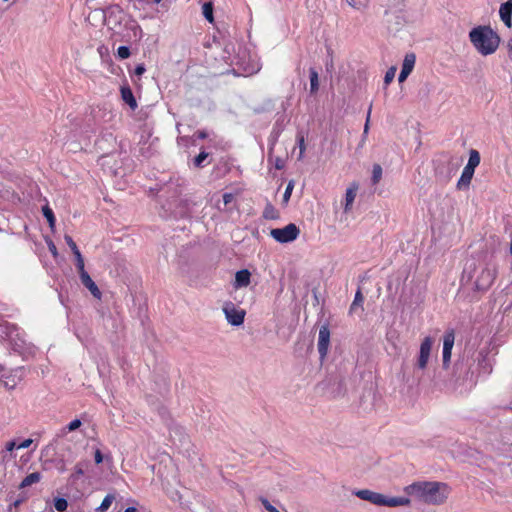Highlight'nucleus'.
Returning a JSON list of instances; mask_svg holds the SVG:
<instances>
[{
	"label": "nucleus",
	"mask_w": 512,
	"mask_h": 512,
	"mask_svg": "<svg viewBox=\"0 0 512 512\" xmlns=\"http://www.w3.org/2000/svg\"><path fill=\"white\" fill-rule=\"evenodd\" d=\"M498 265L493 258L476 263L467 262L462 275V282H471L477 291H487L496 279Z\"/></svg>",
	"instance_id": "1"
},
{
	"label": "nucleus",
	"mask_w": 512,
	"mask_h": 512,
	"mask_svg": "<svg viewBox=\"0 0 512 512\" xmlns=\"http://www.w3.org/2000/svg\"><path fill=\"white\" fill-rule=\"evenodd\" d=\"M162 191L168 195L163 208L169 213V216L174 218H189L192 216V209L196 203L187 197L180 198L183 188L178 180L167 183Z\"/></svg>",
	"instance_id": "2"
},
{
	"label": "nucleus",
	"mask_w": 512,
	"mask_h": 512,
	"mask_svg": "<svg viewBox=\"0 0 512 512\" xmlns=\"http://www.w3.org/2000/svg\"><path fill=\"white\" fill-rule=\"evenodd\" d=\"M405 492L429 505L443 504L448 497L447 485L440 482H415L407 486Z\"/></svg>",
	"instance_id": "3"
},
{
	"label": "nucleus",
	"mask_w": 512,
	"mask_h": 512,
	"mask_svg": "<svg viewBox=\"0 0 512 512\" xmlns=\"http://www.w3.org/2000/svg\"><path fill=\"white\" fill-rule=\"evenodd\" d=\"M474 48L483 56L493 54L500 43V37L490 26H477L469 32Z\"/></svg>",
	"instance_id": "4"
},
{
	"label": "nucleus",
	"mask_w": 512,
	"mask_h": 512,
	"mask_svg": "<svg viewBox=\"0 0 512 512\" xmlns=\"http://www.w3.org/2000/svg\"><path fill=\"white\" fill-rule=\"evenodd\" d=\"M300 234L299 228L290 223L283 228H275L270 231V236L279 243H289L297 239Z\"/></svg>",
	"instance_id": "5"
},
{
	"label": "nucleus",
	"mask_w": 512,
	"mask_h": 512,
	"mask_svg": "<svg viewBox=\"0 0 512 512\" xmlns=\"http://www.w3.org/2000/svg\"><path fill=\"white\" fill-rule=\"evenodd\" d=\"M223 312L225 314L226 320L232 326H240L244 322L245 311L242 309H237L231 301L226 302L223 306Z\"/></svg>",
	"instance_id": "6"
},
{
	"label": "nucleus",
	"mask_w": 512,
	"mask_h": 512,
	"mask_svg": "<svg viewBox=\"0 0 512 512\" xmlns=\"http://www.w3.org/2000/svg\"><path fill=\"white\" fill-rule=\"evenodd\" d=\"M123 18L124 11L117 4L110 5L104 10V21L111 28L121 25Z\"/></svg>",
	"instance_id": "7"
},
{
	"label": "nucleus",
	"mask_w": 512,
	"mask_h": 512,
	"mask_svg": "<svg viewBox=\"0 0 512 512\" xmlns=\"http://www.w3.org/2000/svg\"><path fill=\"white\" fill-rule=\"evenodd\" d=\"M433 345V339L430 336L425 337L421 344H420V350L419 355L417 357L416 361V367L420 370L426 369L428 365V361L431 354V349Z\"/></svg>",
	"instance_id": "8"
},
{
	"label": "nucleus",
	"mask_w": 512,
	"mask_h": 512,
	"mask_svg": "<svg viewBox=\"0 0 512 512\" xmlns=\"http://www.w3.org/2000/svg\"><path fill=\"white\" fill-rule=\"evenodd\" d=\"M330 344V330L327 324H324L319 329L318 335V352L321 359H324L328 353Z\"/></svg>",
	"instance_id": "9"
},
{
	"label": "nucleus",
	"mask_w": 512,
	"mask_h": 512,
	"mask_svg": "<svg viewBox=\"0 0 512 512\" xmlns=\"http://www.w3.org/2000/svg\"><path fill=\"white\" fill-rule=\"evenodd\" d=\"M353 494L355 496H357L358 498H360L361 500L368 501V502H370L374 505H378V506H380L382 496H383V494L374 492L369 489L356 490L353 492Z\"/></svg>",
	"instance_id": "10"
},
{
	"label": "nucleus",
	"mask_w": 512,
	"mask_h": 512,
	"mask_svg": "<svg viewBox=\"0 0 512 512\" xmlns=\"http://www.w3.org/2000/svg\"><path fill=\"white\" fill-rule=\"evenodd\" d=\"M478 368L481 373L491 374L493 370L494 360L489 358L488 352L481 350L477 357Z\"/></svg>",
	"instance_id": "11"
},
{
	"label": "nucleus",
	"mask_w": 512,
	"mask_h": 512,
	"mask_svg": "<svg viewBox=\"0 0 512 512\" xmlns=\"http://www.w3.org/2000/svg\"><path fill=\"white\" fill-rule=\"evenodd\" d=\"M79 277L83 286H85L95 298L101 299L102 293L88 272L83 271L79 274Z\"/></svg>",
	"instance_id": "12"
},
{
	"label": "nucleus",
	"mask_w": 512,
	"mask_h": 512,
	"mask_svg": "<svg viewBox=\"0 0 512 512\" xmlns=\"http://www.w3.org/2000/svg\"><path fill=\"white\" fill-rule=\"evenodd\" d=\"M444 164L442 161H438L437 166L435 167V174L437 177H439L442 181H448L451 179V177L454 175L456 168L451 164V161H446L447 167L446 170H444L441 165Z\"/></svg>",
	"instance_id": "13"
},
{
	"label": "nucleus",
	"mask_w": 512,
	"mask_h": 512,
	"mask_svg": "<svg viewBox=\"0 0 512 512\" xmlns=\"http://www.w3.org/2000/svg\"><path fill=\"white\" fill-rule=\"evenodd\" d=\"M499 15L503 23L510 28L512 25V0L501 4Z\"/></svg>",
	"instance_id": "14"
},
{
	"label": "nucleus",
	"mask_w": 512,
	"mask_h": 512,
	"mask_svg": "<svg viewBox=\"0 0 512 512\" xmlns=\"http://www.w3.org/2000/svg\"><path fill=\"white\" fill-rule=\"evenodd\" d=\"M251 273L248 269H242L236 272L234 287L236 289L247 287L250 284Z\"/></svg>",
	"instance_id": "15"
},
{
	"label": "nucleus",
	"mask_w": 512,
	"mask_h": 512,
	"mask_svg": "<svg viewBox=\"0 0 512 512\" xmlns=\"http://www.w3.org/2000/svg\"><path fill=\"white\" fill-rule=\"evenodd\" d=\"M409 504L410 500L406 497H387L383 495L380 506L398 507L407 506Z\"/></svg>",
	"instance_id": "16"
},
{
	"label": "nucleus",
	"mask_w": 512,
	"mask_h": 512,
	"mask_svg": "<svg viewBox=\"0 0 512 512\" xmlns=\"http://www.w3.org/2000/svg\"><path fill=\"white\" fill-rule=\"evenodd\" d=\"M474 171H475L474 169H471V168L469 169V167H467V166L464 167L461 177L457 183V188L459 190L469 187L471 180L473 178V175H474Z\"/></svg>",
	"instance_id": "17"
},
{
	"label": "nucleus",
	"mask_w": 512,
	"mask_h": 512,
	"mask_svg": "<svg viewBox=\"0 0 512 512\" xmlns=\"http://www.w3.org/2000/svg\"><path fill=\"white\" fill-rule=\"evenodd\" d=\"M122 100L127 103L131 109L137 108V101L133 95V92L129 86H122L120 89Z\"/></svg>",
	"instance_id": "18"
},
{
	"label": "nucleus",
	"mask_w": 512,
	"mask_h": 512,
	"mask_svg": "<svg viewBox=\"0 0 512 512\" xmlns=\"http://www.w3.org/2000/svg\"><path fill=\"white\" fill-rule=\"evenodd\" d=\"M358 190L357 184H352L349 188L346 190L345 194V205H344V211L349 212L351 210L352 204L355 200L356 193Z\"/></svg>",
	"instance_id": "19"
},
{
	"label": "nucleus",
	"mask_w": 512,
	"mask_h": 512,
	"mask_svg": "<svg viewBox=\"0 0 512 512\" xmlns=\"http://www.w3.org/2000/svg\"><path fill=\"white\" fill-rule=\"evenodd\" d=\"M40 480L41 474L39 472L30 473L21 481L19 489H24L32 484L38 483Z\"/></svg>",
	"instance_id": "20"
},
{
	"label": "nucleus",
	"mask_w": 512,
	"mask_h": 512,
	"mask_svg": "<svg viewBox=\"0 0 512 512\" xmlns=\"http://www.w3.org/2000/svg\"><path fill=\"white\" fill-rule=\"evenodd\" d=\"M416 56L414 53H408L405 55L402 70L410 74L415 66Z\"/></svg>",
	"instance_id": "21"
},
{
	"label": "nucleus",
	"mask_w": 512,
	"mask_h": 512,
	"mask_svg": "<svg viewBox=\"0 0 512 512\" xmlns=\"http://www.w3.org/2000/svg\"><path fill=\"white\" fill-rule=\"evenodd\" d=\"M310 78V94H315L319 89V76L318 72L314 68L309 69Z\"/></svg>",
	"instance_id": "22"
},
{
	"label": "nucleus",
	"mask_w": 512,
	"mask_h": 512,
	"mask_svg": "<svg viewBox=\"0 0 512 512\" xmlns=\"http://www.w3.org/2000/svg\"><path fill=\"white\" fill-rule=\"evenodd\" d=\"M455 342V332L453 329H449L443 336V349L452 350Z\"/></svg>",
	"instance_id": "23"
},
{
	"label": "nucleus",
	"mask_w": 512,
	"mask_h": 512,
	"mask_svg": "<svg viewBox=\"0 0 512 512\" xmlns=\"http://www.w3.org/2000/svg\"><path fill=\"white\" fill-rule=\"evenodd\" d=\"M202 14L208 22H210V23L214 22L212 2H205L202 5Z\"/></svg>",
	"instance_id": "24"
},
{
	"label": "nucleus",
	"mask_w": 512,
	"mask_h": 512,
	"mask_svg": "<svg viewBox=\"0 0 512 512\" xmlns=\"http://www.w3.org/2000/svg\"><path fill=\"white\" fill-rule=\"evenodd\" d=\"M480 163V154L477 150L472 149L470 151L468 163L466 164L469 169H474L479 165Z\"/></svg>",
	"instance_id": "25"
},
{
	"label": "nucleus",
	"mask_w": 512,
	"mask_h": 512,
	"mask_svg": "<svg viewBox=\"0 0 512 512\" xmlns=\"http://www.w3.org/2000/svg\"><path fill=\"white\" fill-rule=\"evenodd\" d=\"M363 302H364V296L362 294L361 288H358L355 293L354 300L350 306V310H349L350 313H353L357 307H362Z\"/></svg>",
	"instance_id": "26"
},
{
	"label": "nucleus",
	"mask_w": 512,
	"mask_h": 512,
	"mask_svg": "<svg viewBox=\"0 0 512 512\" xmlns=\"http://www.w3.org/2000/svg\"><path fill=\"white\" fill-rule=\"evenodd\" d=\"M208 157H209V153H207L205 151H201L193 160L194 166L196 168L205 167L208 164V163H205V161L207 160Z\"/></svg>",
	"instance_id": "27"
},
{
	"label": "nucleus",
	"mask_w": 512,
	"mask_h": 512,
	"mask_svg": "<svg viewBox=\"0 0 512 512\" xmlns=\"http://www.w3.org/2000/svg\"><path fill=\"white\" fill-rule=\"evenodd\" d=\"M42 212H43V216L46 218V220L48 221L49 223V226L51 228H54L55 226V223H56V218H55V215L52 211V209L49 207V206H44L42 208Z\"/></svg>",
	"instance_id": "28"
},
{
	"label": "nucleus",
	"mask_w": 512,
	"mask_h": 512,
	"mask_svg": "<svg viewBox=\"0 0 512 512\" xmlns=\"http://www.w3.org/2000/svg\"><path fill=\"white\" fill-rule=\"evenodd\" d=\"M115 497L112 494H107L99 507L96 508V512H105L109 509Z\"/></svg>",
	"instance_id": "29"
},
{
	"label": "nucleus",
	"mask_w": 512,
	"mask_h": 512,
	"mask_svg": "<svg viewBox=\"0 0 512 512\" xmlns=\"http://www.w3.org/2000/svg\"><path fill=\"white\" fill-rule=\"evenodd\" d=\"M73 255L75 256V265L78 271V274L82 273L85 270L84 258L80 252V250L74 251Z\"/></svg>",
	"instance_id": "30"
},
{
	"label": "nucleus",
	"mask_w": 512,
	"mask_h": 512,
	"mask_svg": "<svg viewBox=\"0 0 512 512\" xmlns=\"http://www.w3.org/2000/svg\"><path fill=\"white\" fill-rule=\"evenodd\" d=\"M382 173H383V171H382L381 165L374 164L373 169H372V177H371V181H372L373 185H376L380 182V180L382 178Z\"/></svg>",
	"instance_id": "31"
},
{
	"label": "nucleus",
	"mask_w": 512,
	"mask_h": 512,
	"mask_svg": "<svg viewBox=\"0 0 512 512\" xmlns=\"http://www.w3.org/2000/svg\"><path fill=\"white\" fill-rule=\"evenodd\" d=\"M54 507L58 512H64L68 507V502L65 498L62 497L55 498Z\"/></svg>",
	"instance_id": "32"
},
{
	"label": "nucleus",
	"mask_w": 512,
	"mask_h": 512,
	"mask_svg": "<svg viewBox=\"0 0 512 512\" xmlns=\"http://www.w3.org/2000/svg\"><path fill=\"white\" fill-rule=\"evenodd\" d=\"M263 216L266 219H276L278 217L277 211L271 204L266 205L264 212H263Z\"/></svg>",
	"instance_id": "33"
},
{
	"label": "nucleus",
	"mask_w": 512,
	"mask_h": 512,
	"mask_svg": "<svg viewBox=\"0 0 512 512\" xmlns=\"http://www.w3.org/2000/svg\"><path fill=\"white\" fill-rule=\"evenodd\" d=\"M452 350L443 349L442 351V364L443 368L447 369L451 361Z\"/></svg>",
	"instance_id": "34"
},
{
	"label": "nucleus",
	"mask_w": 512,
	"mask_h": 512,
	"mask_svg": "<svg viewBox=\"0 0 512 512\" xmlns=\"http://www.w3.org/2000/svg\"><path fill=\"white\" fill-rule=\"evenodd\" d=\"M2 378V382L7 389L12 390L16 387L17 381L13 377L3 375Z\"/></svg>",
	"instance_id": "35"
},
{
	"label": "nucleus",
	"mask_w": 512,
	"mask_h": 512,
	"mask_svg": "<svg viewBox=\"0 0 512 512\" xmlns=\"http://www.w3.org/2000/svg\"><path fill=\"white\" fill-rule=\"evenodd\" d=\"M297 144H298L299 150H300L299 159H302L303 155H304V152L306 150L305 139H304V136L302 134H298L297 135Z\"/></svg>",
	"instance_id": "36"
},
{
	"label": "nucleus",
	"mask_w": 512,
	"mask_h": 512,
	"mask_svg": "<svg viewBox=\"0 0 512 512\" xmlns=\"http://www.w3.org/2000/svg\"><path fill=\"white\" fill-rule=\"evenodd\" d=\"M395 73H396V67H390L386 71L385 76H384V83L386 85H389L393 81V79L395 77Z\"/></svg>",
	"instance_id": "37"
},
{
	"label": "nucleus",
	"mask_w": 512,
	"mask_h": 512,
	"mask_svg": "<svg viewBox=\"0 0 512 512\" xmlns=\"http://www.w3.org/2000/svg\"><path fill=\"white\" fill-rule=\"evenodd\" d=\"M130 49L128 46H120L117 49V56L120 59H127L130 56Z\"/></svg>",
	"instance_id": "38"
},
{
	"label": "nucleus",
	"mask_w": 512,
	"mask_h": 512,
	"mask_svg": "<svg viewBox=\"0 0 512 512\" xmlns=\"http://www.w3.org/2000/svg\"><path fill=\"white\" fill-rule=\"evenodd\" d=\"M84 474V467L82 463H77L74 467V473L71 475L73 480H77L80 476Z\"/></svg>",
	"instance_id": "39"
},
{
	"label": "nucleus",
	"mask_w": 512,
	"mask_h": 512,
	"mask_svg": "<svg viewBox=\"0 0 512 512\" xmlns=\"http://www.w3.org/2000/svg\"><path fill=\"white\" fill-rule=\"evenodd\" d=\"M28 499V495L26 492H21L17 495V497L12 501L15 507H19L22 503H24Z\"/></svg>",
	"instance_id": "40"
},
{
	"label": "nucleus",
	"mask_w": 512,
	"mask_h": 512,
	"mask_svg": "<svg viewBox=\"0 0 512 512\" xmlns=\"http://www.w3.org/2000/svg\"><path fill=\"white\" fill-rule=\"evenodd\" d=\"M293 188H294V182L293 181H290L287 186H286V189H285V192L283 194V200L285 202H287L290 197H291V194H292V191H293Z\"/></svg>",
	"instance_id": "41"
},
{
	"label": "nucleus",
	"mask_w": 512,
	"mask_h": 512,
	"mask_svg": "<svg viewBox=\"0 0 512 512\" xmlns=\"http://www.w3.org/2000/svg\"><path fill=\"white\" fill-rule=\"evenodd\" d=\"M64 240H65L66 244L70 247L72 253H74V251H76V250H79L75 241L73 240V238L70 235L66 234L64 236Z\"/></svg>",
	"instance_id": "42"
},
{
	"label": "nucleus",
	"mask_w": 512,
	"mask_h": 512,
	"mask_svg": "<svg viewBox=\"0 0 512 512\" xmlns=\"http://www.w3.org/2000/svg\"><path fill=\"white\" fill-rule=\"evenodd\" d=\"M261 503L268 512H279V510L274 507L267 499L262 498Z\"/></svg>",
	"instance_id": "43"
},
{
	"label": "nucleus",
	"mask_w": 512,
	"mask_h": 512,
	"mask_svg": "<svg viewBox=\"0 0 512 512\" xmlns=\"http://www.w3.org/2000/svg\"><path fill=\"white\" fill-rule=\"evenodd\" d=\"M81 424L82 423L79 419H74L68 424L67 429L68 431H74L78 429L81 426Z\"/></svg>",
	"instance_id": "44"
},
{
	"label": "nucleus",
	"mask_w": 512,
	"mask_h": 512,
	"mask_svg": "<svg viewBox=\"0 0 512 512\" xmlns=\"http://www.w3.org/2000/svg\"><path fill=\"white\" fill-rule=\"evenodd\" d=\"M32 439H26L18 444L17 449H25L28 448L32 444Z\"/></svg>",
	"instance_id": "45"
},
{
	"label": "nucleus",
	"mask_w": 512,
	"mask_h": 512,
	"mask_svg": "<svg viewBox=\"0 0 512 512\" xmlns=\"http://www.w3.org/2000/svg\"><path fill=\"white\" fill-rule=\"evenodd\" d=\"M146 71L145 66L143 64H139L136 66L134 70V74L137 76H141Z\"/></svg>",
	"instance_id": "46"
},
{
	"label": "nucleus",
	"mask_w": 512,
	"mask_h": 512,
	"mask_svg": "<svg viewBox=\"0 0 512 512\" xmlns=\"http://www.w3.org/2000/svg\"><path fill=\"white\" fill-rule=\"evenodd\" d=\"M94 459H95V463H96V464H100V463H102V461H103V455H102V453H101V451H100L99 449H97V450L95 451Z\"/></svg>",
	"instance_id": "47"
},
{
	"label": "nucleus",
	"mask_w": 512,
	"mask_h": 512,
	"mask_svg": "<svg viewBox=\"0 0 512 512\" xmlns=\"http://www.w3.org/2000/svg\"><path fill=\"white\" fill-rule=\"evenodd\" d=\"M370 114H371V106L369 107V110H368V114H367V119H366V123L364 125V131L363 133L366 134L369 130V120H370Z\"/></svg>",
	"instance_id": "48"
},
{
	"label": "nucleus",
	"mask_w": 512,
	"mask_h": 512,
	"mask_svg": "<svg viewBox=\"0 0 512 512\" xmlns=\"http://www.w3.org/2000/svg\"><path fill=\"white\" fill-rule=\"evenodd\" d=\"M17 446H18V445L16 444V442H15V441H9V442H7V444H6V450L11 452V451H13L14 449H17Z\"/></svg>",
	"instance_id": "49"
},
{
	"label": "nucleus",
	"mask_w": 512,
	"mask_h": 512,
	"mask_svg": "<svg viewBox=\"0 0 512 512\" xmlns=\"http://www.w3.org/2000/svg\"><path fill=\"white\" fill-rule=\"evenodd\" d=\"M409 75H410V74H408L407 72H405V71H403V70L401 69L400 74H399V76H398V81H399L400 83L404 82V81L407 79V77H408Z\"/></svg>",
	"instance_id": "50"
},
{
	"label": "nucleus",
	"mask_w": 512,
	"mask_h": 512,
	"mask_svg": "<svg viewBox=\"0 0 512 512\" xmlns=\"http://www.w3.org/2000/svg\"><path fill=\"white\" fill-rule=\"evenodd\" d=\"M233 200V195L231 193H225L223 195V202L225 205L229 204Z\"/></svg>",
	"instance_id": "51"
},
{
	"label": "nucleus",
	"mask_w": 512,
	"mask_h": 512,
	"mask_svg": "<svg viewBox=\"0 0 512 512\" xmlns=\"http://www.w3.org/2000/svg\"><path fill=\"white\" fill-rule=\"evenodd\" d=\"M195 136L198 138V139H206L208 137V134L206 131L204 130H199L195 133Z\"/></svg>",
	"instance_id": "52"
},
{
	"label": "nucleus",
	"mask_w": 512,
	"mask_h": 512,
	"mask_svg": "<svg viewBox=\"0 0 512 512\" xmlns=\"http://www.w3.org/2000/svg\"><path fill=\"white\" fill-rule=\"evenodd\" d=\"M48 248H49V251L53 254V256L58 255L57 248L52 241L48 244Z\"/></svg>",
	"instance_id": "53"
},
{
	"label": "nucleus",
	"mask_w": 512,
	"mask_h": 512,
	"mask_svg": "<svg viewBox=\"0 0 512 512\" xmlns=\"http://www.w3.org/2000/svg\"><path fill=\"white\" fill-rule=\"evenodd\" d=\"M284 167V161L280 158H277L275 161V168L280 170Z\"/></svg>",
	"instance_id": "54"
},
{
	"label": "nucleus",
	"mask_w": 512,
	"mask_h": 512,
	"mask_svg": "<svg viewBox=\"0 0 512 512\" xmlns=\"http://www.w3.org/2000/svg\"><path fill=\"white\" fill-rule=\"evenodd\" d=\"M7 512H18V507H15L14 504L11 502V504L7 508Z\"/></svg>",
	"instance_id": "55"
},
{
	"label": "nucleus",
	"mask_w": 512,
	"mask_h": 512,
	"mask_svg": "<svg viewBox=\"0 0 512 512\" xmlns=\"http://www.w3.org/2000/svg\"><path fill=\"white\" fill-rule=\"evenodd\" d=\"M507 46H508V50H509V57H510V59L512 60V39H510V40L508 41Z\"/></svg>",
	"instance_id": "56"
},
{
	"label": "nucleus",
	"mask_w": 512,
	"mask_h": 512,
	"mask_svg": "<svg viewBox=\"0 0 512 512\" xmlns=\"http://www.w3.org/2000/svg\"><path fill=\"white\" fill-rule=\"evenodd\" d=\"M58 470H59L60 473H63V472L66 471V467H65V464L63 462H61V464L59 465Z\"/></svg>",
	"instance_id": "57"
},
{
	"label": "nucleus",
	"mask_w": 512,
	"mask_h": 512,
	"mask_svg": "<svg viewBox=\"0 0 512 512\" xmlns=\"http://www.w3.org/2000/svg\"><path fill=\"white\" fill-rule=\"evenodd\" d=\"M136 508L135 507H128L124 512H136Z\"/></svg>",
	"instance_id": "58"
},
{
	"label": "nucleus",
	"mask_w": 512,
	"mask_h": 512,
	"mask_svg": "<svg viewBox=\"0 0 512 512\" xmlns=\"http://www.w3.org/2000/svg\"><path fill=\"white\" fill-rule=\"evenodd\" d=\"M508 409L512 411V402L510 403V405L508 406Z\"/></svg>",
	"instance_id": "59"
},
{
	"label": "nucleus",
	"mask_w": 512,
	"mask_h": 512,
	"mask_svg": "<svg viewBox=\"0 0 512 512\" xmlns=\"http://www.w3.org/2000/svg\"><path fill=\"white\" fill-rule=\"evenodd\" d=\"M162 0H153L154 3H160Z\"/></svg>",
	"instance_id": "60"
}]
</instances>
